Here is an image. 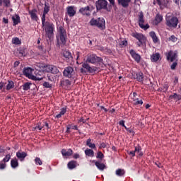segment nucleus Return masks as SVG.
<instances>
[{
    "instance_id": "1",
    "label": "nucleus",
    "mask_w": 181,
    "mask_h": 181,
    "mask_svg": "<svg viewBox=\"0 0 181 181\" xmlns=\"http://www.w3.org/2000/svg\"><path fill=\"white\" fill-rule=\"evenodd\" d=\"M45 31L46 37L49 38V40H52L54 36V24L47 21L46 24L42 25Z\"/></svg>"
},
{
    "instance_id": "2",
    "label": "nucleus",
    "mask_w": 181,
    "mask_h": 181,
    "mask_svg": "<svg viewBox=\"0 0 181 181\" xmlns=\"http://www.w3.org/2000/svg\"><path fill=\"white\" fill-rule=\"evenodd\" d=\"M179 24V18L175 16L167 15L165 17V25L168 28H173L176 29L177 25Z\"/></svg>"
},
{
    "instance_id": "3",
    "label": "nucleus",
    "mask_w": 181,
    "mask_h": 181,
    "mask_svg": "<svg viewBox=\"0 0 181 181\" xmlns=\"http://www.w3.org/2000/svg\"><path fill=\"white\" fill-rule=\"evenodd\" d=\"M104 60L103 58L97 56L95 54H88L87 55L86 61L85 63H90V64H101Z\"/></svg>"
},
{
    "instance_id": "4",
    "label": "nucleus",
    "mask_w": 181,
    "mask_h": 181,
    "mask_svg": "<svg viewBox=\"0 0 181 181\" xmlns=\"http://www.w3.org/2000/svg\"><path fill=\"white\" fill-rule=\"evenodd\" d=\"M89 23L90 26H97L100 30L105 29V20L103 18H98V19L92 18Z\"/></svg>"
},
{
    "instance_id": "5",
    "label": "nucleus",
    "mask_w": 181,
    "mask_h": 181,
    "mask_svg": "<svg viewBox=\"0 0 181 181\" xmlns=\"http://www.w3.org/2000/svg\"><path fill=\"white\" fill-rule=\"evenodd\" d=\"M58 33L59 36L57 37V40L60 41V44L63 45V46H64V45H66V43H67V33H66V30H64V28L62 25H60L58 29Z\"/></svg>"
},
{
    "instance_id": "6",
    "label": "nucleus",
    "mask_w": 181,
    "mask_h": 181,
    "mask_svg": "<svg viewBox=\"0 0 181 181\" xmlns=\"http://www.w3.org/2000/svg\"><path fill=\"white\" fill-rule=\"evenodd\" d=\"M96 11H107V12H111V7H108V1L107 0H98L95 2Z\"/></svg>"
},
{
    "instance_id": "7",
    "label": "nucleus",
    "mask_w": 181,
    "mask_h": 181,
    "mask_svg": "<svg viewBox=\"0 0 181 181\" xmlns=\"http://www.w3.org/2000/svg\"><path fill=\"white\" fill-rule=\"evenodd\" d=\"M131 35L132 36V37H134L135 39L139 40V42H136V46L138 47H141V46H144V45H145L146 37H145L144 34L135 32L132 33Z\"/></svg>"
},
{
    "instance_id": "8",
    "label": "nucleus",
    "mask_w": 181,
    "mask_h": 181,
    "mask_svg": "<svg viewBox=\"0 0 181 181\" xmlns=\"http://www.w3.org/2000/svg\"><path fill=\"white\" fill-rule=\"evenodd\" d=\"M23 76H25V77H28V78H30V80H38L40 81V80H43V76L41 77H36L33 75H32V68H24L23 70Z\"/></svg>"
},
{
    "instance_id": "9",
    "label": "nucleus",
    "mask_w": 181,
    "mask_h": 181,
    "mask_svg": "<svg viewBox=\"0 0 181 181\" xmlns=\"http://www.w3.org/2000/svg\"><path fill=\"white\" fill-rule=\"evenodd\" d=\"M63 76L66 78H74V76H76V72H74V69L71 66H66L64 69Z\"/></svg>"
},
{
    "instance_id": "10",
    "label": "nucleus",
    "mask_w": 181,
    "mask_h": 181,
    "mask_svg": "<svg viewBox=\"0 0 181 181\" xmlns=\"http://www.w3.org/2000/svg\"><path fill=\"white\" fill-rule=\"evenodd\" d=\"M139 26L141 28L144 29V30H147V29H149L150 26L149 24H146L145 23V18H144V13L140 12L139 13Z\"/></svg>"
},
{
    "instance_id": "11",
    "label": "nucleus",
    "mask_w": 181,
    "mask_h": 181,
    "mask_svg": "<svg viewBox=\"0 0 181 181\" xmlns=\"http://www.w3.org/2000/svg\"><path fill=\"white\" fill-rule=\"evenodd\" d=\"M167 60L170 61L171 63L175 62L177 59V51H169L166 54Z\"/></svg>"
},
{
    "instance_id": "12",
    "label": "nucleus",
    "mask_w": 181,
    "mask_h": 181,
    "mask_svg": "<svg viewBox=\"0 0 181 181\" xmlns=\"http://www.w3.org/2000/svg\"><path fill=\"white\" fill-rule=\"evenodd\" d=\"M11 160V154H7L0 162V170L6 169V163Z\"/></svg>"
},
{
    "instance_id": "13",
    "label": "nucleus",
    "mask_w": 181,
    "mask_h": 181,
    "mask_svg": "<svg viewBox=\"0 0 181 181\" xmlns=\"http://www.w3.org/2000/svg\"><path fill=\"white\" fill-rule=\"evenodd\" d=\"M82 67H83V69H86L88 73H90L91 74H94L95 71L98 70V68L97 66H90V64L87 63H83L82 64Z\"/></svg>"
},
{
    "instance_id": "14",
    "label": "nucleus",
    "mask_w": 181,
    "mask_h": 181,
    "mask_svg": "<svg viewBox=\"0 0 181 181\" xmlns=\"http://www.w3.org/2000/svg\"><path fill=\"white\" fill-rule=\"evenodd\" d=\"M129 54L130 56H132V59H134V60L136 62V63H141V59H142V57L139 54L136 53L135 50L131 49L129 51Z\"/></svg>"
},
{
    "instance_id": "15",
    "label": "nucleus",
    "mask_w": 181,
    "mask_h": 181,
    "mask_svg": "<svg viewBox=\"0 0 181 181\" xmlns=\"http://www.w3.org/2000/svg\"><path fill=\"white\" fill-rule=\"evenodd\" d=\"M79 12L81 15H83V16H90V15H91V9H90L89 6L81 8Z\"/></svg>"
},
{
    "instance_id": "16",
    "label": "nucleus",
    "mask_w": 181,
    "mask_h": 181,
    "mask_svg": "<svg viewBox=\"0 0 181 181\" xmlns=\"http://www.w3.org/2000/svg\"><path fill=\"white\" fill-rule=\"evenodd\" d=\"M46 71L47 73H52V74H57L59 73V69L54 65H47Z\"/></svg>"
},
{
    "instance_id": "17",
    "label": "nucleus",
    "mask_w": 181,
    "mask_h": 181,
    "mask_svg": "<svg viewBox=\"0 0 181 181\" xmlns=\"http://www.w3.org/2000/svg\"><path fill=\"white\" fill-rule=\"evenodd\" d=\"M64 57H65V62L67 63H70V62H73V56H71V52L69 51H64L63 53Z\"/></svg>"
},
{
    "instance_id": "18",
    "label": "nucleus",
    "mask_w": 181,
    "mask_h": 181,
    "mask_svg": "<svg viewBox=\"0 0 181 181\" xmlns=\"http://www.w3.org/2000/svg\"><path fill=\"white\" fill-rule=\"evenodd\" d=\"M29 15H30V18L32 21H35V22H37L39 18L37 17V10L33 9L31 11H28Z\"/></svg>"
},
{
    "instance_id": "19",
    "label": "nucleus",
    "mask_w": 181,
    "mask_h": 181,
    "mask_svg": "<svg viewBox=\"0 0 181 181\" xmlns=\"http://www.w3.org/2000/svg\"><path fill=\"white\" fill-rule=\"evenodd\" d=\"M160 59V54L159 52L153 53L151 55L150 59L152 63H156Z\"/></svg>"
},
{
    "instance_id": "20",
    "label": "nucleus",
    "mask_w": 181,
    "mask_h": 181,
    "mask_svg": "<svg viewBox=\"0 0 181 181\" xmlns=\"http://www.w3.org/2000/svg\"><path fill=\"white\" fill-rule=\"evenodd\" d=\"M62 155L64 156V158H67L69 156H71L73 155V150L71 148H69L67 150L63 148L62 150Z\"/></svg>"
},
{
    "instance_id": "21",
    "label": "nucleus",
    "mask_w": 181,
    "mask_h": 181,
    "mask_svg": "<svg viewBox=\"0 0 181 181\" xmlns=\"http://www.w3.org/2000/svg\"><path fill=\"white\" fill-rule=\"evenodd\" d=\"M66 11H67L68 16L70 18H73V16L76 15V9H74V6H68L66 8Z\"/></svg>"
},
{
    "instance_id": "22",
    "label": "nucleus",
    "mask_w": 181,
    "mask_h": 181,
    "mask_svg": "<svg viewBox=\"0 0 181 181\" xmlns=\"http://www.w3.org/2000/svg\"><path fill=\"white\" fill-rule=\"evenodd\" d=\"M26 156H28V153L25 151H23V152L18 151L16 153V157L18 158V159H19V160H21V162H23V160H25V158H26Z\"/></svg>"
},
{
    "instance_id": "23",
    "label": "nucleus",
    "mask_w": 181,
    "mask_h": 181,
    "mask_svg": "<svg viewBox=\"0 0 181 181\" xmlns=\"http://www.w3.org/2000/svg\"><path fill=\"white\" fill-rule=\"evenodd\" d=\"M118 5L122 6V8H128L129 6V4L131 0H117Z\"/></svg>"
},
{
    "instance_id": "24",
    "label": "nucleus",
    "mask_w": 181,
    "mask_h": 181,
    "mask_svg": "<svg viewBox=\"0 0 181 181\" xmlns=\"http://www.w3.org/2000/svg\"><path fill=\"white\" fill-rule=\"evenodd\" d=\"M134 76L139 83H142L144 81V73L141 71L137 72L136 75H134Z\"/></svg>"
},
{
    "instance_id": "25",
    "label": "nucleus",
    "mask_w": 181,
    "mask_h": 181,
    "mask_svg": "<svg viewBox=\"0 0 181 181\" xmlns=\"http://www.w3.org/2000/svg\"><path fill=\"white\" fill-rule=\"evenodd\" d=\"M47 65L42 63H38L35 65V70L36 71H46V67Z\"/></svg>"
},
{
    "instance_id": "26",
    "label": "nucleus",
    "mask_w": 181,
    "mask_h": 181,
    "mask_svg": "<svg viewBox=\"0 0 181 181\" xmlns=\"http://www.w3.org/2000/svg\"><path fill=\"white\" fill-rule=\"evenodd\" d=\"M133 105H142L144 104V100L138 98H132Z\"/></svg>"
},
{
    "instance_id": "27",
    "label": "nucleus",
    "mask_w": 181,
    "mask_h": 181,
    "mask_svg": "<svg viewBox=\"0 0 181 181\" xmlns=\"http://www.w3.org/2000/svg\"><path fill=\"white\" fill-rule=\"evenodd\" d=\"M12 21L13 22V25L16 26V25H19V23H21V17L19 15L15 14V16L12 17Z\"/></svg>"
},
{
    "instance_id": "28",
    "label": "nucleus",
    "mask_w": 181,
    "mask_h": 181,
    "mask_svg": "<svg viewBox=\"0 0 181 181\" xmlns=\"http://www.w3.org/2000/svg\"><path fill=\"white\" fill-rule=\"evenodd\" d=\"M149 36L153 40V43H158V41L159 40V39L158 38V36H156V33H155L154 31L150 32Z\"/></svg>"
},
{
    "instance_id": "29",
    "label": "nucleus",
    "mask_w": 181,
    "mask_h": 181,
    "mask_svg": "<svg viewBox=\"0 0 181 181\" xmlns=\"http://www.w3.org/2000/svg\"><path fill=\"white\" fill-rule=\"evenodd\" d=\"M92 139H88L86 140V146H88V148H90V149H95V144L92 142Z\"/></svg>"
},
{
    "instance_id": "30",
    "label": "nucleus",
    "mask_w": 181,
    "mask_h": 181,
    "mask_svg": "<svg viewBox=\"0 0 181 181\" xmlns=\"http://www.w3.org/2000/svg\"><path fill=\"white\" fill-rule=\"evenodd\" d=\"M162 21H163V16L160 14H157L154 20V23L155 25H159Z\"/></svg>"
},
{
    "instance_id": "31",
    "label": "nucleus",
    "mask_w": 181,
    "mask_h": 181,
    "mask_svg": "<svg viewBox=\"0 0 181 181\" xmlns=\"http://www.w3.org/2000/svg\"><path fill=\"white\" fill-rule=\"evenodd\" d=\"M93 162L95 163L96 168H98L99 170H103L104 169H105V165L104 163H101L99 161L95 160H93Z\"/></svg>"
},
{
    "instance_id": "32",
    "label": "nucleus",
    "mask_w": 181,
    "mask_h": 181,
    "mask_svg": "<svg viewBox=\"0 0 181 181\" xmlns=\"http://www.w3.org/2000/svg\"><path fill=\"white\" fill-rule=\"evenodd\" d=\"M67 166L69 169H75V168H77V161L71 160L68 163Z\"/></svg>"
},
{
    "instance_id": "33",
    "label": "nucleus",
    "mask_w": 181,
    "mask_h": 181,
    "mask_svg": "<svg viewBox=\"0 0 181 181\" xmlns=\"http://www.w3.org/2000/svg\"><path fill=\"white\" fill-rule=\"evenodd\" d=\"M11 166L13 169H16L18 166H19V163L18 162V159H12L11 160Z\"/></svg>"
},
{
    "instance_id": "34",
    "label": "nucleus",
    "mask_w": 181,
    "mask_h": 181,
    "mask_svg": "<svg viewBox=\"0 0 181 181\" xmlns=\"http://www.w3.org/2000/svg\"><path fill=\"white\" fill-rule=\"evenodd\" d=\"M30 86H32V83L26 82L23 84L21 87L24 91H28V90H30Z\"/></svg>"
},
{
    "instance_id": "35",
    "label": "nucleus",
    "mask_w": 181,
    "mask_h": 181,
    "mask_svg": "<svg viewBox=\"0 0 181 181\" xmlns=\"http://www.w3.org/2000/svg\"><path fill=\"white\" fill-rule=\"evenodd\" d=\"M85 155L86 156H89L90 158H93V157H94V151H93V149L86 148L85 150Z\"/></svg>"
},
{
    "instance_id": "36",
    "label": "nucleus",
    "mask_w": 181,
    "mask_h": 181,
    "mask_svg": "<svg viewBox=\"0 0 181 181\" xmlns=\"http://www.w3.org/2000/svg\"><path fill=\"white\" fill-rule=\"evenodd\" d=\"M66 112H67V108L66 107H63V108L61 109V111H60L59 114L55 115L54 117L59 119L62 115H64V114H66Z\"/></svg>"
},
{
    "instance_id": "37",
    "label": "nucleus",
    "mask_w": 181,
    "mask_h": 181,
    "mask_svg": "<svg viewBox=\"0 0 181 181\" xmlns=\"http://www.w3.org/2000/svg\"><path fill=\"white\" fill-rule=\"evenodd\" d=\"M15 87V83L13 81H8V84L6 86V90H12Z\"/></svg>"
},
{
    "instance_id": "38",
    "label": "nucleus",
    "mask_w": 181,
    "mask_h": 181,
    "mask_svg": "<svg viewBox=\"0 0 181 181\" xmlns=\"http://www.w3.org/2000/svg\"><path fill=\"white\" fill-rule=\"evenodd\" d=\"M50 11V5L47 2H45V7H44V11L43 13H49V11Z\"/></svg>"
},
{
    "instance_id": "39",
    "label": "nucleus",
    "mask_w": 181,
    "mask_h": 181,
    "mask_svg": "<svg viewBox=\"0 0 181 181\" xmlns=\"http://www.w3.org/2000/svg\"><path fill=\"white\" fill-rule=\"evenodd\" d=\"M116 175L117 176H124L125 175V170H122V169H117L116 170Z\"/></svg>"
},
{
    "instance_id": "40",
    "label": "nucleus",
    "mask_w": 181,
    "mask_h": 181,
    "mask_svg": "<svg viewBox=\"0 0 181 181\" xmlns=\"http://www.w3.org/2000/svg\"><path fill=\"white\" fill-rule=\"evenodd\" d=\"M170 98H174V100H177V101H180L181 95H177V93H173V95H170Z\"/></svg>"
},
{
    "instance_id": "41",
    "label": "nucleus",
    "mask_w": 181,
    "mask_h": 181,
    "mask_svg": "<svg viewBox=\"0 0 181 181\" xmlns=\"http://www.w3.org/2000/svg\"><path fill=\"white\" fill-rule=\"evenodd\" d=\"M134 151L135 152L138 153L139 156H142L144 155L142 153V148L140 146H138L137 147L136 146Z\"/></svg>"
},
{
    "instance_id": "42",
    "label": "nucleus",
    "mask_w": 181,
    "mask_h": 181,
    "mask_svg": "<svg viewBox=\"0 0 181 181\" xmlns=\"http://www.w3.org/2000/svg\"><path fill=\"white\" fill-rule=\"evenodd\" d=\"M12 43L13 45H21L22 42L21 41V40H19V38L14 37L12 39Z\"/></svg>"
},
{
    "instance_id": "43",
    "label": "nucleus",
    "mask_w": 181,
    "mask_h": 181,
    "mask_svg": "<svg viewBox=\"0 0 181 181\" xmlns=\"http://www.w3.org/2000/svg\"><path fill=\"white\" fill-rule=\"evenodd\" d=\"M97 159H100V160H103L104 159V154L101 151H98L96 154Z\"/></svg>"
},
{
    "instance_id": "44",
    "label": "nucleus",
    "mask_w": 181,
    "mask_h": 181,
    "mask_svg": "<svg viewBox=\"0 0 181 181\" xmlns=\"http://www.w3.org/2000/svg\"><path fill=\"white\" fill-rule=\"evenodd\" d=\"M45 128V124H42L40 122L37 123L35 127V129H39V131H42Z\"/></svg>"
},
{
    "instance_id": "45",
    "label": "nucleus",
    "mask_w": 181,
    "mask_h": 181,
    "mask_svg": "<svg viewBox=\"0 0 181 181\" xmlns=\"http://www.w3.org/2000/svg\"><path fill=\"white\" fill-rule=\"evenodd\" d=\"M18 54L21 57H23L26 56V52H25V48L20 49L19 51H18Z\"/></svg>"
},
{
    "instance_id": "46",
    "label": "nucleus",
    "mask_w": 181,
    "mask_h": 181,
    "mask_svg": "<svg viewBox=\"0 0 181 181\" xmlns=\"http://www.w3.org/2000/svg\"><path fill=\"white\" fill-rule=\"evenodd\" d=\"M46 15L47 14L45 13H42V18H41L42 26H45V25H46Z\"/></svg>"
},
{
    "instance_id": "47",
    "label": "nucleus",
    "mask_w": 181,
    "mask_h": 181,
    "mask_svg": "<svg viewBox=\"0 0 181 181\" xmlns=\"http://www.w3.org/2000/svg\"><path fill=\"white\" fill-rule=\"evenodd\" d=\"M3 5L6 8H9V5H11V0H3Z\"/></svg>"
},
{
    "instance_id": "48",
    "label": "nucleus",
    "mask_w": 181,
    "mask_h": 181,
    "mask_svg": "<svg viewBox=\"0 0 181 181\" xmlns=\"http://www.w3.org/2000/svg\"><path fill=\"white\" fill-rule=\"evenodd\" d=\"M168 90H169V85L168 84V83H165L163 84V92L168 93Z\"/></svg>"
},
{
    "instance_id": "49",
    "label": "nucleus",
    "mask_w": 181,
    "mask_h": 181,
    "mask_svg": "<svg viewBox=\"0 0 181 181\" xmlns=\"http://www.w3.org/2000/svg\"><path fill=\"white\" fill-rule=\"evenodd\" d=\"M35 165H39V166H41V165H43L42 160L39 157H37L35 158Z\"/></svg>"
},
{
    "instance_id": "50",
    "label": "nucleus",
    "mask_w": 181,
    "mask_h": 181,
    "mask_svg": "<svg viewBox=\"0 0 181 181\" xmlns=\"http://www.w3.org/2000/svg\"><path fill=\"white\" fill-rule=\"evenodd\" d=\"M107 146H108V143L102 142L100 144L99 149H103V148H107Z\"/></svg>"
},
{
    "instance_id": "51",
    "label": "nucleus",
    "mask_w": 181,
    "mask_h": 181,
    "mask_svg": "<svg viewBox=\"0 0 181 181\" xmlns=\"http://www.w3.org/2000/svg\"><path fill=\"white\" fill-rule=\"evenodd\" d=\"M62 84H63V86H71V81H70L69 79H66L63 81Z\"/></svg>"
},
{
    "instance_id": "52",
    "label": "nucleus",
    "mask_w": 181,
    "mask_h": 181,
    "mask_svg": "<svg viewBox=\"0 0 181 181\" xmlns=\"http://www.w3.org/2000/svg\"><path fill=\"white\" fill-rule=\"evenodd\" d=\"M169 40H170L171 42H177V37H176V36H175V35H171L169 37Z\"/></svg>"
},
{
    "instance_id": "53",
    "label": "nucleus",
    "mask_w": 181,
    "mask_h": 181,
    "mask_svg": "<svg viewBox=\"0 0 181 181\" xmlns=\"http://www.w3.org/2000/svg\"><path fill=\"white\" fill-rule=\"evenodd\" d=\"M42 86L45 87V88H52V84L49 83V82H44Z\"/></svg>"
},
{
    "instance_id": "54",
    "label": "nucleus",
    "mask_w": 181,
    "mask_h": 181,
    "mask_svg": "<svg viewBox=\"0 0 181 181\" xmlns=\"http://www.w3.org/2000/svg\"><path fill=\"white\" fill-rule=\"evenodd\" d=\"M177 66V62H173V63L171 64V66H170L171 70H175Z\"/></svg>"
},
{
    "instance_id": "55",
    "label": "nucleus",
    "mask_w": 181,
    "mask_h": 181,
    "mask_svg": "<svg viewBox=\"0 0 181 181\" xmlns=\"http://www.w3.org/2000/svg\"><path fill=\"white\" fill-rule=\"evenodd\" d=\"M120 46L124 47V46H128V41L127 40H123L120 42Z\"/></svg>"
},
{
    "instance_id": "56",
    "label": "nucleus",
    "mask_w": 181,
    "mask_h": 181,
    "mask_svg": "<svg viewBox=\"0 0 181 181\" xmlns=\"http://www.w3.org/2000/svg\"><path fill=\"white\" fill-rule=\"evenodd\" d=\"M119 125L121 127H124V128H127V126H125V121L124 120H121L119 122Z\"/></svg>"
},
{
    "instance_id": "57",
    "label": "nucleus",
    "mask_w": 181,
    "mask_h": 181,
    "mask_svg": "<svg viewBox=\"0 0 181 181\" xmlns=\"http://www.w3.org/2000/svg\"><path fill=\"white\" fill-rule=\"evenodd\" d=\"M110 5L109 6L110 8H111V6H115V0H108Z\"/></svg>"
},
{
    "instance_id": "58",
    "label": "nucleus",
    "mask_w": 181,
    "mask_h": 181,
    "mask_svg": "<svg viewBox=\"0 0 181 181\" xmlns=\"http://www.w3.org/2000/svg\"><path fill=\"white\" fill-rule=\"evenodd\" d=\"M135 153H136L135 150L134 151H132L128 152V155H130V156L134 158V156H135Z\"/></svg>"
},
{
    "instance_id": "59",
    "label": "nucleus",
    "mask_w": 181,
    "mask_h": 181,
    "mask_svg": "<svg viewBox=\"0 0 181 181\" xmlns=\"http://www.w3.org/2000/svg\"><path fill=\"white\" fill-rule=\"evenodd\" d=\"M125 129L127 131V132H129V134H134V130H132L131 128L126 127Z\"/></svg>"
},
{
    "instance_id": "60",
    "label": "nucleus",
    "mask_w": 181,
    "mask_h": 181,
    "mask_svg": "<svg viewBox=\"0 0 181 181\" xmlns=\"http://www.w3.org/2000/svg\"><path fill=\"white\" fill-rule=\"evenodd\" d=\"M71 128V124H69L67 127H66V132H67V134H70V129Z\"/></svg>"
},
{
    "instance_id": "61",
    "label": "nucleus",
    "mask_w": 181,
    "mask_h": 181,
    "mask_svg": "<svg viewBox=\"0 0 181 181\" xmlns=\"http://www.w3.org/2000/svg\"><path fill=\"white\" fill-rule=\"evenodd\" d=\"M71 129H74L75 131H78V127H77V125H71Z\"/></svg>"
},
{
    "instance_id": "62",
    "label": "nucleus",
    "mask_w": 181,
    "mask_h": 181,
    "mask_svg": "<svg viewBox=\"0 0 181 181\" xmlns=\"http://www.w3.org/2000/svg\"><path fill=\"white\" fill-rule=\"evenodd\" d=\"M54 78L52 76H47V81H53Z\"/></svg>"
},
{
    "instance_id": "63",
    "label": "nucleus",
    "mask_w": 181,
    "mask_h": 181,
    "mask_svg": "<svg viewBox=\"0 0 181 181\" xmlns=\"http://www.w3.org/2000/svg\"><path fill=\"white\" fill-rule=\"evenodd\" d=\"M9 22V20H8V18H3V23H6L7 24Z\"/></svg>"
},
{
    "instance_id": "64",
    "label": "nucleus",
    "mask_w": 181,
    "mask_h": 181,
    "mask_svg": "<svg viewBox=\"0 0 181 181\" xmlns=\"http://www.w3.org/2000/svg\"><path fill=\"white\" fill-rule=\"evenodd\" d=\"M37 71V74H38L39 76H43V71Z\"/></svg>"
}]
</instances>
